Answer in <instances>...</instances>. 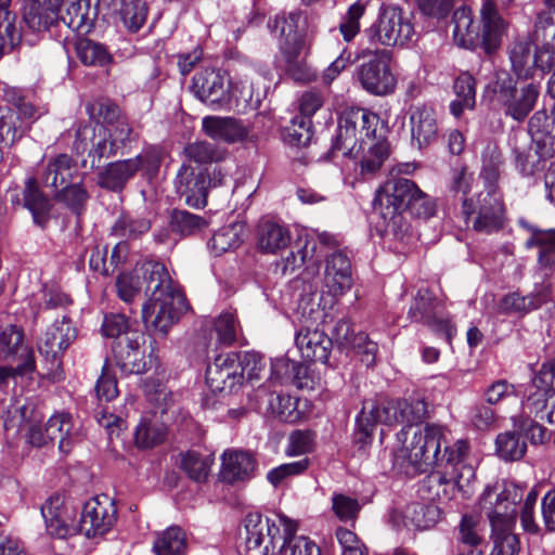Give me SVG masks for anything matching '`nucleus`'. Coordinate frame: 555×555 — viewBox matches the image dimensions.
Wrapping results in <instances>:
<instances>
[{
    "label": "nucleus",
    "mask_w": 555,
    "mask_h": 555,
    "mask_svg": "<svg viewBox=\"0 0 555 555\" xmlns=\"http://www.w3.org/2000/svg\"><path fill=\"white\" fill-rule=\"evenodd\" d=\"M380 119L377 114L362 108L348 107L338 119L336 134L330 153L359 159L361 175H373L388 157L386 140L377 135Z\"/></svg>",
    "instance_id": "nucleus-1"
},
{
    "label": "nucleus",
    "mask_w": 555,
    "mask_h": 555,
    "mask_svg": "<svg viewBox=\"0 0 555 555\" xmlns=\"http://www.w3.org/2000/svg\"><path fill=\"white\" fill-rule=\"evenodd\" d=\"M143 274L149 301L142 307V320L151 335L165 337L186 310V300L166 267L157 261H145L139 269Z\"/></svg>",
    "instance_id": "nucleus-2"
},
{
    "label": "nucleus",
    "mask_w": 555,
    "mask_h": 555,
    "mask_svg": "<svg viewBox=\"0 0 555 555\" xmlns=\"http://www.w3.org/2000/svg\"><path fill=\"white\" fill-rule=\"evenodd\" d=\"M41 514L50 535L65 539L77 530L86 537H96L106 533L116 521L114 501L107 495H100L87 501L82 507L78 527L74 524V507L61 496L49 498L41 506Z\"/></svg>",
    "instance_id": "nucleus-3"
},
{
    "label": "nucleus",
    "mask_w": 555,
    "mask_h": 555,
    "mask_svg": "<svg viewBox=\"0 0 555 555\" xmlns=\"http://www.w3.org/2000/svg\"><path fill=\"white\" fill-rule=\"evenodd\" d=\"M86 176L78 167L77 160L66 153L51 156L43 163L37 178H28L23 191V206L29 210L36 225L44 229L50 219L52 203L40 190L38 183L53 192Z\"/></svg>",
    "instance_id": "nucleus-4"
},
{
    "label": "nucleus",
    "mask_w": 555,
    "mask_h": 555,
    "mask_svg": "<svg viewBox=\"0 0 555 555\" xmlns=\"http://www.w3.org/2000/svg\"><path fill=\"white\" fill-rule=\"evenodd\" d=\"M374 210L387 225L397 227L403 211L418 218H429L435 214V205L429 196L406 178L387 180L376 192Z\"/></svg>",
    "instance_id": "nucleus-5"
},
{
    "label": "nucleus",
    "mask_w": 555,
    "mask_h": 555,
    "mask_svg": "<svg viewBox=\"0 0 555 555\" xmlns=\"http://www.w3.org/2000/svg\"><path fill=\"white\" fill-rule=\"evenodd\" d=\"M247 555H279L289 534L297 532L296 521L279 515L275 519L249 513L244 519Z\"/></svg>",
    "instance_id": "nucleus-6"
},
{
    "label": "nucleus",
    "mask_w": 555,
    "mask_h": 555,
    "mask_svg": "<svg viewBox=\"0 0 555 555\" xmlns=\"http://www.w3.org/2000/svg\"><path fill=\"white\" fill-rule=\"evenodd\" d=\"M540 96V86L535 82H525L518 86L509 73L496 74L492 83V101L498 109L514 121H525L537 105Z\"/></svg>",
    "instance_id": "nucleus-7"
},
{
    "label": "nucleus",
    "mask_w": 555,
    "mask_h": 555,
    "mask_svg": "<svg viewBox=\"0 0 555 555\" xmlns=\"http://www.w3.org/2000/svg\"><path fill=\"white\" fill-rule=\"evenodd\" d=\"M409 434L410 431L404 429L398 434L399 440L402 441L400 456L406 462L405 473L408 475L425 473L439 462L444 427L427 424L424 429L414 430L411 439Z\"/></svg>",
    "instance_id": "nucleus-8"
},
{
    "label": "nucleus",
    "mask_w": 555,
    "mask_h": 555,
    "mask_svg": "<svg viewBox=\"0 0 555 555\" xmlns=\"http://www.w3.org/2000/svg\"><path fill=\"white\" fill-rule=\"evenodd\" d=\"M522 496V488L514 482L504 483L500 491L496 487L485 488L479 499V508L489 520L491 532L514 530L516 506Z\"/></svg>",
    "instance_id": "nucleus-9"
},
{
    "label": "nucleus",
    "mask_w": 555,
    "mask_h": 555,
    "mask_svg": "<svg viewBox=\"0 0 555 555\" xmlns=\"http://www.w3.org/2000/svg\"><path fill=\"white\" fill-rule=\"evenodd\" d=\"M358 59L362 63L356 69V78L364 91L375 96H387L395 92L397 77L391 68L390 51L363 49Z\"/></svg>",
    "instance_id": "nucleus-10"
},
{
    "label": "nucleus",
    "mask_w": 555,
    "mask_h": 555,
    "mask_svg": "<svg viewBox=\"0 0 555 555\" xmlns=\"http://www.w3.org/2000/svg\"><path fill=\"white\" fill-rule=\"evenodd\" d=\"M462 214L475 231L491 234L504 225V206L500 192L480 191L475 198H464Z\"/></svg>",
    "instance_id": "nucleus-11"
},
{
    "label": "nucleus",
    "mask_w": 555,
    "mask_h": 555,
    "mask_svg": "<svg viewBox=\"0 0 555 555\" xmlns=\"http://www.w3.org/2000/svg\"><path fill=\"white\" fill-rule=\"evenodd\" d=\"M413 35V25L403 17L402 10L393 5H383L377 21L364 30V36L371 44L385 47L403 46Z\"/></svg>",
    "instance_id": "nucleus-12"
},
{
    "label": "nucleus",
    "mask_w": 555,
    "mask_h": 555,
    "mask_svg": "<svg viewBox=\"0 0 555 555\" xmlns=\"http://www.w3.org/2000/svg\"><path fill=\"white\" fill-rule=\"evenodd\" d=\"M455 475L449 470L430 473L420 487V492L430 501H450L456 492L464 498L472 494V482L475 479L473 466H461Z\"/></svg>",
    "instance_id": "nucleus-13"
},
{
    "label": "nucleus",
    "mask_w": 555,
    "mask_h": 555,
    "mask_svg": "<svg viewBox=\"0 0 555 555\" xmlns=\"http://www.w3.org/2000/svg\"><path fill=\"white\" fill-rule=\"evenodd\" d=\"M408 315L413 322L423 323L435 333L443 335L449 344L455 335V326L451 323L444 307L428 289L417 292Z\"/></svg>",
    "instance_id": "nucleus-14"
},
{
    "label": "nucleus",
    "mask_w": 555,
    "mask_h": 555,
    "mask_svg": "<svg viewBox=\"0 0 555 555\" xmlns=\"http://www.w3.org/2000/svg\"><path fill=\"white\" fill-rule=\"evenodd\" d=\"M109 135L105 127L100 124H88L78 128L74 150L77 154H88L87 158L82 159L83 167L90 160V168H100L105 159L117 154L118 150Z\"/></svg>",
    "instance_id": "nucleus-15"
},
{
    "label": "nucleus",
    "mask_w": 555,
    "mask_h": 555,
    "mask_svg": "<svg viewBox=\"0 0 555 555\" xmlns=\"http://www.w3.org/2000/svg\"><path fill=\"white\" fill-rule=\"evenodd\" d=\"M144 334L141 332H127L119 340L112 345L113 357L116 365L125 374H144L152 366V357H145L143 348Z\"/></svg>",
    "instance_id": "nucleus-16"
},
{
    "label": "nucleus",
    "mask_w": 555,
    "mask_h": 555,
    "mask_svg": "<svg viewBox=\"0 0 555 555\" xmlns=\"http://www.w3.org/2000/svg\"><path fill=\"white\" fill-rule=\"evenodd\" d=\"M76 339V328L64 317L61 323L51 325L38 343L39 353L47 362L49 374L57 376L62 366V353Z\"/></svg>",
    "instance_id": "nucleus-17"
},
{
    "label": "nucleus",
    "mask_w": 555,
    "mask_h": 555,
    "mask_svg": "<svg viewBox=\"0 0 555 555\" xmlns=\"http://www.w3.org/2000/svg\"><path fill=\"white\" fill-rule=\"evenodd\" d=\"M24 333L17 325H7L0 330V359L7 360L16 357L20 351L25 356V361L16 367L0 369V384L15 375H24L35 369L33 353L23 346Z\"/></svg>",
    "instance_id": "nucleus-18"
},
{
    "label": "nucleus",
    "mask_w": 555,
    "mask_h": 555,
    "mask_svg": "<svg viewBox=\"0 0 555 555\" xmlns=\"http://www.w3.org/2000/svg\"><path fill=\"white\" fill-rule=\"evenodd\" d=\"M480 15V44L487 54L494 53L507 31V22L499 12L493 0H482Z\"/></svg>",
    "instance_id": "nucleus-19"
},
{
    "label": "nucleus",
    "mask_w": 555,
    "mask_h": 555,
    "mask_svg": "<svg viewBox=\"0 0 555 555\" xmlns=\"http://www.w3.org/2000/svg\"><path fill=\"white\" fill-rule=\"evenodd\" d=\"M534 142L522 129H512L508 133L507 145L511 150V157L516 170L522 177H532L541 169V157L537 152L532 153Z\"/></svg>",
    "instance_id": "nucleus-20"
},
{
    "label": "nucleus",
    "mask_w": 555,
    "mask_h": 555,
    "mask_svg": "<svg viewBox=\"0 0 555 555\" xmlns=\"http://www.w3.org/2000/svg\"><path fill=\"white\" fill-rule=\"evenodd\" d=\"M234 352L219 354L206 369V383L211 391H231L236 385L242 384V376L238 374L240 364Z\"/></svg>",
    "instance_id": "nucleus-21"
},
{
    "label": "nucleus",
    "mask_w": 555,
    "mask_h": 555,
    "mask_svg": "<svg viewBox=\"0 0 555 555\" xmlns=\"http://www.w3.org/2000/svg\"><path fill=\"white\" fill-rule=\"evenodd\" d=\"M411 143L425 149L438 139V122L435 109L427 104L411 106L409 109Z\"/></svg>",
    "instance_id": "nucleus-22"
},
{
    "label": "nucleus",
    "mask_w": 555,
    "mask_h": 555,
    "mask_svg": "<svg viewBox=\"0 0 555 555\" xmlns=\"http://www.w3.org/2000/svg\"><path fill=\"white\" fill-rule=\"evenodd\" d=\"M195 95L210 105H223L230 100L229 81L216 69H205L193 78Z\"/></svg>",
    "instance_id": "nucleus-23"
},
{
    "label": "nucleus",
    "mask_w": 555,
    "mask_h": 555,
    "mask_svg": "<svg viewBox=\"0 0 555 555\" xmlns=\"http://www.w3.org/2000/svg\"><path fill=\"white\" fill-rule=\"evenodd\" d=\"M541 157L555 156V107L537 111L529 119L528 132Z\"/></svg>",
    "instance_id": "nucleus-24"
},
{
    "label": "nucleus",
    "mask_w": 555,
    "mask_h": 555,
    "mask_svg": "<svg viewBox=\"0 0 555 555\" xmlns=\"http://www.w3.org/2000/svg\"><path fill=\"white\" fill-rule=\"evenodd\" d=\"M400 406L398 399L383 400L376 404H365L357 417L358 430L363 437L372 435L376 424L395 425L399 423Z\"/></svg>",
    "instance_id": "nucleus-25"
},
{
    "label": "nucleus",
    "mask_w": 555,
    "mask_h": 555,
    "mask_svg": "<svg viewBox=\"0 0 555 555\" xmlns=\"http://www.w3.org/2000/svg\"><path fill=\"white\" fill-rule=\"evenodd\" d=\"M324 284L333 296L345 294L351 288V262L343 250H335L326 256Z\"/></svg>",
    "instance_id": "nucleus-26"
},
{
    "label": "nucleus",
    "mask_w": 555,
    "mask_h": 555,
    "mask_svg": "<svg viewBox=\"0 0 555 555\" xmlns=\"http://www.w3.org/2000/svg\"><path fill=\"white\" fill-rule=\"evenodd\" d=\"M175 186L177 193L184 198L190 207L202 208L207 204V184L204 172L195 173L189 165L178 170Z\"/></svg>",
    "instance_id": "nucleus-27"
},
{
    "label": "nucleus",
    "mask_w": 555,
    "mask_h": 555,
    "mask_svg": "<svg viewBox=\"0 0 555 555\" xmlns=\"http://www.w3.org/2000/svg\"><path fill=\"white\" fill-rule=\"evenodd\" d=\"M91 1L62 0L57 9L59 23H63L74 33H88L98 15L96 4L92 8Z\"/></svg>",
    "instance_id": "nucleus-28"
},
{
    "label": "nucleus",
    "mask_w": 555,
    "mask_h": 555,
    "mask_svg": "<svg viewBox=\"0 0 555 555\" xmlns=\"http://www.w3.org/2000/svg\"><path fill=\"white\" fill-rule=\"evenodd\" d=\"M295 344L304 359L321 363L327 362L333 347L332 338L323 330H312L309 325L299 330Z\"/></svg>",
    "instance_id": "nucleus-29"
},
{
    "label": "nucleus",
    "mask_w": 555,
    "mask_h": 555,
    "mask_svg": "<svg viewBox=\"0 0 555 555\" xmlns=\"http://www.w3.org/2000/svg\"><path fill=\"white\" fill-rule=\"evenodd\" d=\"M62 0H24L23 21L34 33L46 31L59 24L57 9Z\"/></svg>",
    "instance_id": "nucleus-30"
},
{
    "label": "nucleus",
    "mask_w": 555,
    "mask_h": 555,
    "mask_svg": "<svg viewBox=\"0 0 555 555\" xmlns=\"http://www.w3.org/2000/svg\"><path fill=\"white\" fill-rule=\"evenodd\" d=\"M551 300V287L548 284L539 285L533 293L521 296L514 292L505 295L498 304V311L503 314L528 313L537 310Z\"/></svg>",
    "instance_id": "nucleus-31"
},
{
    "label": "nucleus",
    "mask_w": 555,
    "mask_h": 555,
    "mask_svg": "<svg viewBox=\"0 0 555 555\" xmlns=\"http://www.w3.org/2000/svg\"><path fill=\"white\" fill-rule=\"evenodd\" d=\"M203 130L215 139L227 143L243 141L248 135V128L233 117L207 116L203 119Z\"/></svg>",
    "instance_id": "nucleus-32"
},
{
    "label": "nucleus",
    "mask_w": 555,
    "mask_h": 555,
    "mask_svg": "<svg viewBox=\"0 0 555 555\" xmlns=\"http://www.w3.org/2000/svg\"><path fill=\"white\" fill-rule=\"evenodd\" d=\"M256 467L254 456L245 451H227L222 455L220 477L227 483H235L250 478Z\"/></svg>",
    "instance_id": "nucleus-33"
},
{
    "label": "nucleus",
    "mask_w": 555,
    "mask_h": 555,
    "mask_svg": "<svg viewBox=\"0 0 555 555\" xmlns=\"http://www.w3.org/2000/svg\"><path fill=\"white\" fill-rule=\"evenodd\" d=\"M302 48L304 41L301 37L283 39L280 46L285 70L296 81H308L312 77L301 55Z\"/></svg>",
    "instance_id": "nucleus-34"
},
{
    "label": "nucleus",
    "mask_w": 555,
    "mask_h": 555,
    "mask_svg": "<svg viewBox=\"0 0 555 555\" xmlns=\"http://www.w3.org/2000/svg\"><path fill=\"white\" fill-rule=\"evenodd\" d=\"M135 162L129 158L109 163L99 171L98 185L112 192H120L137 173Z\"/></svg>",
    "instance_id": "nucleus-35"
},
{
    "label": "nucleus",
    "mask_w": 555,
    "mask_h": 555,
    "mask_svg": "<svg viewBox=\"0 0 555 555\" xmlns=\"http://www.w3.org/2000/svg\"><path fill=\"white\" fill-rule=\"evenodd\" d=\"M532 41L527 38H516L508 47L512 70L517 79H529L533 76L535 50Z\"/></svg>",
    "instance_id": "nucleus-36"
},
{
    "label": "nucleus",
    "mask_w": 555,
    "mask_h": 555,
    "mask_svg": "<svg viewBox=\"0 0 555 555\" xmlns=\"http://www.w3.org/2000/svg\"><path fill=\"white\" fill-rule=\"evenodd\" d=\"M551 397L545 390L534 387L531 383L522 401L521 413L516 418H545L548 424L555 425V402L550 410L547 409Z\"/></svg>",
    "instance_id": "nucleus-37"
},
{
    "label": "nucleus",
    "mask_w": 555,
    "mask_h": 555,
    "mask_svg": "<svg viewBox=\"0 0 555 555\" xmlns=\"http://www.w3.org/2000/svg\"><path fill=\"white\" fill-rule=\"evenodd\" d=\"M289 230L273 220H262L257 230V245L262 253L274 254L288 246Z\"/></svg>",
    "instance_id": "nucleus-38"
},
{
    "label": "nucleus",
    "mask_w": 555,
    "mask_h": 555,
    "mask_svg": "<svg viewBox=\"0 0 555 555\" xmlns=\"http://www.w3.org/2000/svg\"><path fill=\"white\" fill-rule=\"evenodd\" d=\"M453 38L462 48L472 49L480 42V35L474 24L473 11L467 7L457 8L453 13Z\"/></svg>",
    "instance_id": "nucleus-39"
},
{
    "label": "nucleus",
    "mask_w": 555,
    "mask_h": 555,
    "mask_svg": "<svg viewBox=\"0 0 555 555\" xmlns=\"http://www.w3.org/2000/svg\"><path fill=\"white\" fill-rule=\"evenodd\" d=\"M453 90L456 99L450 103L452 115L460 118L465 109L476 105V79L467 72L461 73L454 80Z\"/></svg>",
    "instance_id": "nucleus-40"
},
{
    "label": "nucleus",
    "mask_w": 555,
    "mask_h": 555,
    "mask_svg": "<svg viewBox=\"0 0 555 555\" xmlns=\"http://www.w3.org/2000/svg\"><path fill=\"white\" fill-rule=\"evenodd\" d=\"M86 176L55 191L54 197L77 217L87 210L90 193L85 184Z\"/></svg>",
    "instance_id": "nucleus-41"
},
{
    "label": "nucleus",
    "mask_w": 555,
    "mask_h": 555,
    "mask_svg": "<svg viewBox=\"0 0 555 555\" xmlns=\"http://www.w3.org/2000/svg\"><path fill=\"white\" fill-rule=\"evenodd\" d=\"M504 160L500 147L496 144H487L481 154L480 178L483 181L482 191L499 192L498 181Z\"/></svg>",
    "instance_id": "nucleus-42"
},
{
    "label": "nucleus",
    "mask_w": 555,
    "mask_h": 555,
    "mask_svg": "<svg viewBox=\"0 0 555 555\" xmlns=\"http://www.w3.org/2000/svg\"><path fill=\"white\" fill-rule=\"evenodd\" d=\"M35 413L27 404L15 403L8 408L3 416V428L9 443H14L22 436Z\"/></svg>",
    "instance_id": "nucleus-43"
},
{
    "label": "nucleus",
    "mask_w": 555,
    "mask_h": 555,
    "mask_svg": "<svg viewBox=\"0 0 555 555\" xmlns=\"http://www.w3.org/2000/svg\"><path fill=\"white\" fill-rule=\"evenodd\" d=\"M151 227L150 219L124 212L111 228V235L121 241H133L147 233Z\"/></svg>",
    "instance_id": "nucleus-44"
},
{
    "label": "nucleus",
    "mask_w": 555,
    "mask_h": 555,
    "mask_svg": "<svg viewBox=\"0 0 555 555\" xmlns=\"http://www.w3.org/2000/svg\"><path fill=\"white\" fill-rule=\"evenodd\" d=\"M531 236L526 242V247H537L538 262L540 267L552 269L555 267V229L538 230L531 229Z\"/></svg>",
    "instance_id": "nucleus-45"
},
{
    "label": "nucleus",
    "mask_w": 555,
    "mask_h": 555,
    "mask_svg": "<svg viewBox=\"0 0 555 555\" xmlns=\"http://www.w3.org/2000/svg\"><path fill=\"white\" fill-rule=\"evenodd\" d=\"M73 421L68 413H59L52 415L46 425L47 437L50 441H59V448L63 452H68L74 442Z\"/></svg>",
    "instance_id": "nucleus-46"
},
{
    "label": "nucleus",
    "mask_w": 555,
    "mask_h": 555,
    "mask_svg": "<svg viewBox=\"0 0 555 555\" xmlns=\"http://www.w3.org/2000/svg\"><path fill=\"white\" fill-rule=\"evenodd\" d=\"M186 548V534L178 526H171L160 532L153 543L156 555H185Z\"/></svg>",
    "instance_id": "nucleus-47"
},
{
    "label": "nucleus",
    "mask_w": 555,
    "mask_h": 555,
    "mask_svg": "<svg viewBox=\"0 0 555 555\" xmlns=\"http://www.w3.org/2000/svg\"><path fill=\"white\" fill-rule=\"evenodd\" d=\"M11 0H0V59L11 52L21 41V31L14 25L10 11Z\"/></svg>",
    "instance_id": "nucleus-48"
},
{
    "label": "nucleus",
    "mask_w": 555,
    "mask_h": 555,
    "mask_svg": "<svg viewBox=\"0 0 555 555\" xmlns=\"http://www.w3.org/2000/svg\"><path fill=\"white\" fill-rule=\"evenodd\" d=\"M29 130L14 109L0 107V143L12 146L18 142Z\"/></svg>",
    "instance_id": "nucleus-49"
},
{
    "label": "nucleus",
    "mask_w": 555,
    "mask_h": 555,
    "mask_svg": "<svg viewBox=\"0 0 555 555\" xmlns=\"http://www.w3.org/2000/svg\"><path fill=\"white\" fill-rule=\"evenodd\" d=\"M405 526H413L417 530L434 527L440 518V511L434 504L412 503L404 511Z\"/></svg>",
    "instance_id": "nucleus-50"
},
{
    "label": "nucleus",
    "mask_w": 555,
    "mask_h": 555,
    "mask_svg": "<svg viewBox=\"0 0 555 555\" xmlns=\"http://www.w3.org/2000/svg\"><path fill=\"white\" fill-rule=\"evenodd\" d=\"M245 229L242 223H232L218 230L210 241L208 246L216 256L234 249L243 242Z\"/></svg>",
    "instance_id": "nucleus-51"
},
{
    "label": "nucleus",
    "mask_w": 555,
    "mask_h": 555,
    "mask_svg": "<svg viewBox=\"0 0 555 555\" xmlns=\"http://www.w3.org/2000/svg\"><path fill=\"white\" fill-rule=\"evenodd\" d=\"M169 225L173 233L189 236L205 230L208 227V221L198 215L176 209L170 216Z\"/></svg>",
    "instance_id": "nucleus-52"
},
{
    "label": "nucleus",
    "mask_w": 555,
    "mask_h": 555,
    "mask_svg": "<svg viewBox=\"0 0 555 555\" xmlns=\"http://www.w3.org/2000/svg\"><path fill=\"white\" fill-rule=\"evenodd\" d=\"M400 406L399 423L405 424L408 428L404 430H412L413 425H417L425 421L430 414V405L425 399H398Z\"/></svg>",
    "instance_id": "nucleus-53"
},
{
    "label": "nucleus",
    "mask_w": 555,
    "mask_h": 555,
    "mask_svg": "<svg viewBox=\"0 0 555 555\" xmlns=\"http://www.w3.org/2000/svg\"><path fill=\"white\" fill-rule=\"evenodd\" d=\"M184 152L191 160L198 164L219 163L228 155L227 149L207 141L189 143Z\"/></svg>",
    "instance_id": "nucleus-54"
},
{
    "label": "nucleus",
    "mask_w": 555,
    "mask_h": 555,
    "mask_svg": "<svg viewBox=\"0 0 555 555\" xmlns=\"http://www.w3.org/2000/svg\"><path fill=\"white\" fill-rule=\"evenodd\" d=\"M496 453L505 461H518L527 451V443L515 431H505L495 439Z\"/></svg>",
    "instance_id": "nucleus-55"
},
{
    "label": "nucleus",
    "mask_w": 555,
    "mask_h": 555,
    "mask_svg": "<svg viewBox=\"0 0 555 555\" xmlns=\"http://www.w3.org/2000/svg\"><path fill=\"white\" fill-rule=\"evenodd\" d=\"M76 52L79 60L89 66H103L111 61V54L99 42L88 38H80L76 42Z\"/></svg>",
    "instance_id": "nucleus-56"
},
{
    "label": "nucleus",
    "mask_w": 555,
    "mask_h": 555,
    "mask_svg": "<svg viewBox=\"0 0 555 555\" xmlns=\"http://www.w3.org/2000/svg\"><path fill=\"white\" fill-rule=\"evenodd\" d=\"M119 14L124 25L132 33H137L145 23L147 8L141 0H121Z\"/></svg>",
    "instance_id": "nucleus-57"
},
{
    "label": "nucleus",
    "mask_w": 555,
    "mask_h": 555,
    "mask_svg": "<svg viewBox=\"0 0 555 555\" xmlns=\"http://www.w3.org/2000/svg\"><path fill=\"white\" fill-rule=\"evenodd\" d=\"M166 430L162 424L144 417L134 433L135 443L141 448H152L165 439Z\"/></svg>",
    "instance_id": "nucleus-58"
},
{
    "label": "nucleus",
    "mask_w": 555,
    "mask_h": 555,
    "mask_svg": "<svg viewBox=\"0 0 555 555\" xmlns=\"http://www.w3.org/2000/svg\"><path fill=\"white\" fill-rule=\"evenodd\" d=\"M481 524L477 516L465 514L457 526V541L476 548L482 543Z\"/></svg>",
    "instance_id": "nucleus-59"
},
{
    "label": "nucleus",
    "mask_w": 555,
    "mask_h": 555,
    "mask_svg": "<svg viewBox=\"0 0 555 555\" xmlns=\"http://www.w3.org/2000/svg\"><path fill=\"white\" fill-rule=\"evenodd\" d=\"M366 7L358 1L351 4L339 23V31L345 41L350 42L360 33V20L365 13Z\"/></svg>",
    "instance_id": "nucleus-60"
},
{
    "label": "nucleus",
    "mask_w": 555,
    "mask_h": 555,
    "mask_svg": "<svg viewBox=\"0 0 555 555\" xmlns=\"http://www.w3.org/2000/svg\"><path fill=\"white\" fill-rule=\"evenodd\" d=\"M236 363L240 364L238 374L242 376V382L244 379H258L266 366L263 357L256 351H245L236 353Z\"/></svg>",
    "instance_id": "nucleus-61"
},
{
    "label": "nucleus",
    "mask_w": 555,
    "mask_h": 555,
    "mask_svg": "<svg viewBox=\"0 0 555 555\" xmlns=\"http://www.w3.org/2000/svg\"><path fill=\"white\" fill-rule=\"evenodd\" d=\"M181 468L197 482L204 481L210 470V461L196 452H188L182 456Z\"/></svg>",
    "instance_id": "nucleus-62"
},
{
    "label": "nucleus",
    "mask_w": 555,
    "mask_h": 555,
    "mask_svg": "<svg viewBox=\"0 0 555 555\" xmlns=\"http://www.w3.org/2000/svg\"><path fill=\"white\" fill-rule=\"evenodd\" d=\"M493 547L490 555H518L520 543L514 530L491 532Z\"/></svg>",
    "instance_id": "nucleus-63"
},
{
    "label": "nucleus",
    "mask_w": 555,
    "mask_h": 555,
    "mask_svg": "<svg viewBox=\"0 0 555 555\" xmlns=\"http://www.w3.org/2000/svg\"><path fill=\"white\" fill-rule=\"evenodd\" d=\"M279 555H321V550L309 538L297 535V532H294L289 534Z\"/></svg>",
    "instance_id": "nucleus-64"
}]
</instances>
